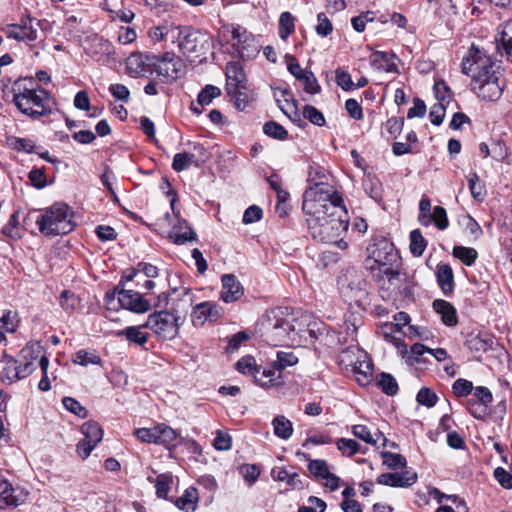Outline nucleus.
Wrapping results in <instances>:
<instances>
[{
  "label": "nucleus",
  "instance_id": "338daca9",
  "mask_svg": "<svg viewBox=\"0 0 512 512\" xmlns=\"http://www.w3.org/2000/svg\"><path fill=\"white\" fill-rule=\"evenodd\" d=\"M317 25L315 27L316 33L321 37H326L329 35L332 30L333 26L331 21L328 19L325 13H319L317 15Z\"/></svg>",
  "mask_w": 512,
  "mask_h": 512
},
{
  "label": "nucleus",
  "instance_id": "bf43d9fd",
  "mask_svg": "<svg viewBox=\"0 0 512 512\" xmlns=\"http://www.w3.org/2000/svg\"><path fill=\"white\" fill-rule=\"evenodd\" d=\"M263 131L267 136L278 140H284L288 134L282 125L274 121L267 122L263 127Z\"/></svg>",
  "mask_w": 512,
  "mask_h": 512
},
{
  "label": "nucleus",
  "instance_id": "13d9d810",
  "mask_svg": "<svg viewBox=\"0 0 512 512\" xmlns=\"http://www.w3.org/2000/svg\"><path fill=\"white\" fill-rule=\"evenodd\" d=\"M468 184L471 196L478 201H482L484 198V185L479 181V177L476 173H471L468 176Z\"/></svg>",
  "mask_w": 512,
  "mask_h": 512
},
{
  "label": "nucleus",
  "instance_id": "bb28decb",
  "mask_svg": "<svg viewBox=\"0 0 512 512\" xmlns=\"http://www.w3.org/2000/svg\"><path fill=\"white\" fill-rule=\"evenodd\" d=\"M146 327L144 324L138 326H129L117 332V336H124L129 342L139 346L147 343L149 334L143 330Z\"/></svg>",
  "mask_w": 512,
  "mask_h": 512
},
{
  "label": "nucleus",
  "instance_id": "c756f323",
  "mask_svg": "<svg viewBox=\"0 0 512 512\" xmlns=\"http://www.w3.org/2000/svg\"><path fill=\"white\" fill-rule=\"evenodd\" d=\"M281 380V373L273 366L272 368H258L254 375V381L262 387L278 385Z\"/></svg>",
  "mask_w": 512,
  "mask_h": 512
},
{
  "label": "nucleus",
  "instance_id": "ddd939ff",
  "mask_svg": "<svg viewBox=\"0 0 512 512\" xmlns=\"http://www.w3.org/2000/svg\"><path fill=\"white\" fill-rule=\"evenodd\" d=\"M157 77L165 83L177 80L184 73V64L180 57L173 53H165L153 63V69Z\"/></svg>",
  "mask_w": 512,
  "mask_h": 512
},
{
  "label": "nucleus",
  "instance_id": "37998d69",
  "mask_svg": "<svg viewBox=\"0 0 512 512\" xmlns=\"http://www.w3.org/2000/svg\"><path fill=\"white\" fill-rule=\"evenodd\" d=\"M426 246H427V243H426L424 237L422 236L420 230L415 229V230L411 231L410 246H409L411 253L414 256L419 257L425 251Z\"/></svg>",
  "mask_w": 512,
  "mask_h": 512
},
{
  "label": "nucleus",
  "instance_id": "39448f33",
  "mask_svg": "<svg viewBox=\"0 0 512 512\" xmlns=\"http://www.w3.org/2000/svg\"><path fill=\"white\" fill-rule=\"evenodd\" d=\"M36 223L40 232L46 236L68 234L75 227L72 211L64 203L53 204L37 218Z\"/></svg>",
  "mask_w": 512,
  "mask_h": 512
},
{
  "label": "nucleus",
  "instance_id": "a19ab883",
  "mask_svg": "<svg viewBox=\"0 0 512 512\" xmlns=\"http://www.w3.org/2000/svg\"><path fill=\"white\" fill-rule=\"evenodd\" d=\"M297 363L298 357L293 352L278 351L276 360L273 362V367L281 373L282 370L294 366Z\"/></svg>",
  "mask_w": 512,
  "mask_h": 512
},
{
  "label": "nucleus",
  "instance_id": "5701e85b",
  "mask_svg": "<svg viewBox=\"0 0 512 512\" xmlns=\"http://www.w3.org/2000/svg\"><path fill=\"white\" fill-rule=\"evenodd\" d=\"M158 426V445L164 446L168 450L175 449L182 444L181 434L165 423H159Z\"/></svg>",
  "mask_w": 512,
  "mask_h": 512
},
{
  "label": "nucleus",
  "instance_id": "aec40b11",
  "mask_svg": "<svg viewBox=\"0 0 512 512\" xmlns=\"http://www.w3.org/2000/svg\"><path fill=\"white\" fill-rule=\"evenodd\" d=\"M220 299L225 303H234L244 294L241 282L233 274H224L221 277Z\"/></svg>",
  "mask_w": 512,
  "mask_h": 512
},
{
  "label": "nucleus",
  "instance_id": "0eeeda50",
  "mask_svg": "<svg viewBox=\"0 0 512 512\" xmlns=\"http://www.w3.org/2000/svg\"><path fill=\"white\" fill-rule=\"evenodd\" d=\"M178 46L183 55L191 61L201 62L206 58L210 49V38L208 35L192 29L191 27H179Z\"/></svg>",
  "mask_w": 512,
  "mask_h": 512
},
{
  "label": "nucleus",
  "instance_id": "79ce46f5",
  "mask_svg": "<svg viewBox=\"0 0 512 512\" xmlns=\"http://www.w3.org/2000/svg\"><path fill=\"white\" fill-rule=\"evenodd\" d=\"M453 256L461 260L466 266H471L476 261L478 253L474 248L455 246Z\"/></svg>",
  "mask_w": 512,
  "mask_h": 512
},
{
  "label": "nucleus",
  "instance_id": "20e7f679",
  "mask_svg": "<svg viewBox=\"0 0 512 512\" xmlns=\"http://www.w3.org/2000/svg\"><path fill=\"white\" fill-rule=\"evenodd\" d=\"M280 309L272 310L263 323L265 341L272 346L300 343L304 329H296L289 320L283 319Z\"/></svg>",
  "mask_w": 512,
  "mask_h": 512
},
{
  "label": "nucleus",
  "instance_id": "58836bf2",
  "mask_svg": "<svg viewBox=\"0 0 512 512\" xmlns=\"http://www.w3.org/2000/svg\"><path fill=\"white\" fill-rule=\"evenodd\" d=\"M499 35L501 46L512 61V20L500 27Z\"/></svg>",
  "mask_w": 512,
  "mask_h": 512
},
{
  "label": "nucleus",
  "instance_id": "4468645a",
  "mask_svg": "<svg viewBox=\"0 0 512 512\" xmlns=\"http://www.w3.org/2000/svg\"><path fill=\"white\" fill-rule=\"evenodd\" d=\"M41 21L31 17H25L19 24L8 25L4 32L8 38L18 41L32 42L38 39Z\"/></svg>",
  "mask_w": 512,
  "mask_h": 512
},
{
  "label": "nucleus",
  "instance_id": "603ef678",
  "mask_svg": "<svg viewBox=\"0 0 512 512\" xmlns=\"http://www.w3.org/2000/svg\"><path fill=\"white\" fill-rule=\"evenodd\" d=\"M463 227H464L465 234L471 240H477L483 234V230H482L481 226L471 216H466L463 219Z\"/></svg>",
  "mask_w": 512,
  "mask_h": 512
},
{
  "label": "nucleus",
  "instance_id": "b1692460",
  "mask_svg": "<svg viewBox=\"0 0 512 512\" xmlns=\"http://www.w3.org/2000/svg\"><path fill=\"white\" fill-rule=\"evenodd\" d=\"M246 87V75L239 63L230 62L226 66V90Z\"/></svg>",
  "mask_w": 512,
  "mask_h": 512
},
{
  "label": "nucleus",
  "instance_id": "4d7b16f0",
  "mask_svg": "<svg viewBox=\"0 0 512 512\" xmlns=\"http://www.w3.org/2000/svg\"><path fill=\"white\" fill-rule=\"evenodd\" d=\"M246 89L247 87L245 88H236V89H230V90H226L227 91V94L234 99V104H235V107L238 109V110H244L247 105H248V101H249V97L246 93Z\"/></svg>",
  "mask_w": 512,
  "mask_h": 512
},
{
  "label": "nucleus",
  "instance_id": "72a5a7b5",
  "mask_svg": "<svg viewBox=\"0 0 512 512\" xmlns=\"http://www.w3.org/2000/svg\"><path fill=\"white\" fill-rule=\"evenodd\" d=\"M274 434L284 440L291 437L293 433V426L289 419L283 415L276 416L272 421Z\"/></svg>",
  "mask_w": 512,
  "mask_h": 512
},
{
  "label": "nucleus",
  "instance_id": "4be33fe9",
  "mask_svg": "<svg viewBox=\"0 0 512 512\" xmlns=\"http://www.w3.org/2000/svg\"><path fill=\"white\" fill-rule=\"evenodd\" d=\"M417 481V474L411 471L383 473L377 477V483L391 487H409Z\"/></svg>",
  "mask_w": 512,
  "mask_h": 512
},
{
  "label": "nucleus",
  "instance_id": "cd10ccee",
  "mask_svg": "<svg viewBox=\"0 0 512 512\" xmlns=\"http://www.w3.org/2000/svg\"><path fill=\"white\" fill-rule=\"evenodd\" d=\"M169 239L178 245L196 240V233L185 222L174 226L169 232Z\"/></svg>",
  "mask_w": 512,
  "mask_h": 512
},
{
  "label": "nucleus",
  "instance_id": "de8ad7c7",
  "mask_svg": "<svg viewBox=\"0 0 512 512\" xmlns=\"http://www.w3.org/2000/svg\"><path fill=\"white\" fill-rule=\"evenodd\" d=\"M235 367L238 372L244 375H251L253 377L259 368L256 364L255 359L252 356L242 357L236 362Z\"/></svg>",
  "mask_w": 512,
  "mask_h": 512
},
{
  "label": "nucleus",
  "instance_id": "49530a36",
  "mask_svg": "<svg viewBox=\"0 0 512 512\" xmlns=\"http://www.w3.org/2000/svg\"><path fill=\"white\" fill-rule=\"evenodd\" d=\"M221 95L220 88L214 85H206L198 94L197 103L200 106L209 105L213 99Z\"/></svg>",
  "mask_w": 512,
  "mask_h": 512
},
{
  "label": "nucleus",
  "instance_id": "393cba45",
  "mask_svg": "<svg viewBox=\"0 0 512 512\" xmlns=\"http://www.w3.org/2000/svg\"><path fill=\"white\" fill-rule=\"evenodd\" d=\"M275 98L281 111L289 118L293 119L292 114L298 117L297 114V101L288 89H282L275 93Z\"/></svg>",
  "mask_w": 512,
  "mask_h": 512
},
{
  "label": "nucleus",
  "instance_id": "052dcab7",
  "mask_svg": "<svg viewBox=\"0 0 512 512\" xmlns=\"http://www.w3.org/2000/svg\"><path fill=\"white\" fill-rule=\"evenodd\" d=\"M285 62L288 71L299 81H301L309 72V70L303 69L297 59L292 55H286Z\"/></svg>",
  "mask_w": 512,
  "mask_h": 512
},
{
  "label": "nucleus",
  "instance_id": "423d86ee",
  "mask_svg": "<svg viewBox=\"0 0 512 512\" xmlns=\"http://www.w3.org/2000/svg\"><path fill=\"white\" fill-rule=\"evenodd\" d=\"M308 229L312 237L325 243H336L339 247H345L346 242L338 238L348 230L349 219L347 213L343 216L337 213L335 216H328L325 220L316 221L306 219Z\"/></svg>",
  "mask_w": 512,
  "mask_h": 512
},
{
  "label": "nucleus",
  "instance_id": "680f3d73",
  "mask_svg": "<svg viewBox=\"0 0 512 512\" xmlns=\"http://www.w3.org/2000/svg\"><path fill=\"white\" fill-rule=\"evenodd\" d=\"M303 116L314 125L323 126L325 124V117L323 113L312 105L304 106Z\"/></svg>",
  "mask_w": 512,
  "mask_h": 512
},
{
  "label": "nucleus",
  "instance_id": "f8f14e48",
  "mask_svg": "<svg viewBox=\"0 0 512 512\" xmlns=\"http://www.w3.org/2000/svg\"><path fill=\"white\" fill-rule=\"evenodd\" d=\"M367 252L369 259L378 264L380 271L399 265V255L394 245L385 238L376 239L368 246Z\"/></svg>",
  "mask_w": 512,
  "mask_h": 512
},
{
  "label": "nucleus",
  "instance_id": "e2e57ef3",
  "mask_svg": "<svg viewBox=\"0 0 512 512\" xmlns=\"http://www.w3.org/2000/svg\"><path fill=\"white\" fill-rule=\"evenodd\" d=\"M383 464L388 468L396 469L406 466V459L397 453L383 452L382 453Z\"/></svg>",
  "mask_w": 512,
  "mask_h": 512
},
{
  "label": "nucleus",
  "instance_id": "412c9836",
  "mask_svg": "<svg viewBox=\"0 0 512 512\" xmlns=\"http://www.w3.org/2000/svg\"><path fill=\"white\" fill-rule=\"evenodd\" d=\"M152 67L153 63L150 62V58L142 53H132L126 59V72L134 78L151 74Z\"/></svg>",
  "mask_w": 512,
  "mask_h": 512
},
{
  "label": "nucleus",
  "instance_id": "774afa93",
  "mask_svg": "<svg viewBox=\"0 0 512 512\" xmlns=\"http://www.w3.org/2000/svg\"><path fill=\"white\" fill-rule=\"evenodd\" d=\"M417 402L426 407H433L437 402V395L429 388H422L417 394Z\"/></svg>",
  "mask_w": 512,
  "mask_h": 512
},
{
  "label": "nucleus",
  "instance_id": "0e129e2a",
  "mask_svg": "<svg viewBox=\"0 0 512 512\" xmlns=\"http://www.w3.org/2000/svg\"><path fill=\"white\" fill-rule=\"evenodd\" d=\"M61 307L66 311H73L80 305V299L70 291L64 290L60 296Z\"/></svg>",
  "mask_w": 512,
  "mask_h": 512
},
{
  "label": "nucleus",
  "instance_id": "7c9ffc66",
  "mask_svg": "<svg viewBox=\"0 0 512 512\" xmlns=\"http://www.w3.org/2000/svg\"><path fill=\"white\" fill-rule=\"evenodd\" d=\"M198 491L194 487H188L184 493L175 501V505L185 512H193L198 504Z\"/></svg>",
  "mask_w": 512,
  "mask_h": 512
},
{
  "label": "nucleus",
  "instance_id": "8fccbe9b",
  "mask_svg": "<svg viewBox=\"0 0 512 512\" xmlns=\"http://www.w3.org/2000/svg\"><path fill=\"white\" fill-rule=\"evenodd\" d=\"M19 212H14L7 224L2 228V233L10 238H20L21 237V229L19 226Z\"/></svg>",
  "mask_w": 512,
  "mask_h": 512
},
{
  "label": "nucleus",
  "instance_id": "a211bd4d",
  "mask_svg": "<svg viewBox=\"0 0 512 512\" xmlns=\"http://www.w3.org/2000/svg\"><path fill=\"white\" fill-rule=\"evenodd\" d=\"M28 492L19 487H13L6 480H0V509L6 507H17L26 502Z\"/></svg>",
  "mask_w": 512,
  "mask_h": 512
},
{
  "label": "nucleus",
  "instance_id": "c9c22d12",
  "mask_svg": "<svg viewBox=\"0 0 512 512\" xmlns=\"http://www.w3.org/2000/svg\"><path fill=\"white\" fill-rule=\"evenodd\" d=\"M351 433L359 440L364 441L367 444L376 445L380 439H384L381 432L372 434L371 431L365 425H354L351 428Z\"/></svg>",
  "mask_w": 512,
  "mask_h": 512
},
{
  "label": "nucleus",
  "instance_id": "a878e982",
  "mask_svg": "<svg viewBox=\"0 0 512 512\" xmlns=\"http://www.w3.org/2000/svg\"><path fill=\"white\" fill-rule=\"evenodd\" d=\"M393 55L382 52V51H376L372 53L370 57L371 65L381 71L391 73L397 71V66L393 62Z\"/></svg>",
  "mask_w": 512,
  "mask_h": 512
},
{
  "label": "nucleus",
  "instance_id": "2f4dec72",
  "mask_svg": "<svg viewBox=\"0 0 512 512\" xmlns=\"http://www.w3.org/2000/svg\"><path fill=\"white\" fill-rule=\"evenodd\" d=\"M434 310L441 315L442 321L449 326L457 324L455 308L447 301L437 299L433 302Z\"/></svg>",
  "mask_w": 512,
  "mask_h": 512
},
{
  "label": "nucleus",
  "instance_id": "864d4df0",
  "mask_svg": "<svg viewBox=\"0 0 512 512\" xmlns=\"http://www.w3.org/2000/svg\"><path fill=\"white\" fill-rule=\"evenodd\" d=\"M233 40L236 41L235 45L237 46L238 52L241 56H244L245 45L247 43L250 46V42H253V36L250 33H247L245 30H241L240 28H236L232 32Z\"/></svg>",
  "mask_w": 512,
  "mask_h": 512
},
{
  "label": "nucleus",
  "instance_id": "4c0bfd02",
  "mask_svg": "<svg viewBox=\"0 0 512 512\" xmlns=\"http://www.w3.org/2000/svg\"><path fill=\"white\" fill-rule=\"evenodd\" d=\"M493 344V340L488 336L472 335L467 340L468 348L473 352H486Z\"/></svg>",
  "mask_w": 512,
  "mask_h": 512
},
{
  "label": "nucleus",
  "instance_id": "f704fd0d",
  "mask_svg": "<svg viewBox=\"0 0 512 512\" xmlns=\"http://www.w3.org/2000/svg\"><path fill=\"white\" fill-rule=\"evenodd\" d=\"M297 455L302 456L305 460L309 461L308 470L313 476L323 479L330 472L328 463L325 460H312L308 454L302 452H298Z\"/></svg>",
  "mask_w": 512,
  "mask_h": 512
},
{
  "label": "nucleus",
  "instance_id": "6ab92c4d",
  "mask_svg": "<svg viewBox=\"0 0 512 512\" xmlns=\"http://www.w3.org/2000/svg\"><path fill=\"white\" fill-rule=\"evenodd\" d=\"M2 363V379L8 381V383L26 378L33 372L31 362L22 363L12 357H5Z\"/></svg>",
  "mask_w": 512,
  "mask_h": 512
},
{
  "label": "nucleus",
  "instance_id": "2eb2a0df",
  "mask_svg": "<svg viewBox=\"0 0 512 512\" xmlns=\"http://www.w3.org/2000/svg\"><path fill=\"white\" fill-rule=\"evenodd\" d=\"M81 432L84 438L77 444L76 451L82 459H86L97 444L101 442L104 432L101 426L95 421L83 423Z\"/></svg>",
  "mask_w": 512,
  "mask_h": 512
},
{
  "label": "nucleus",
  "instance_id": "9b49d317",
  "mask_svg": "<svg viewBox=\"0 0 512 512\" xmlns=\"http://www.w3.org/2000/svg\"><path fill=\"white\" fill-rule=\"evenodd\" d=\"M106 301L112 308H115L113 302L117 301L122 308L135 313H144L150 309V303L141 294L133 290L119 289V286L106 293Z\"/></svg>",
  "mask_w": 512,
  "mask_h": 512
},
{
  "label": "nucleus",
  "instance_id": "f3484780",
  "mask_svg": "<svg viewBox=\"0 0 512 512\" xmlns=\"http://www.w3.org/2000/svg\"><path fill=\"white\" fill-rule=\"evenodd\" d=\"M223 314L224 309L219 304L205 301L193 308L191 319L195 326H202L206 321H217Z\"/></svg>",
  "mask_w": 512,
  "mask_h": 512
},
{
  "label": "nucleus",
  "instance_id": "dca6fc26",
  "mask_svg": "<svg viewBox=\"0 0 512 512\" xmlns=\"http://www.w3.org/2000/svg\"><path fill=\"white\" fill-rule=\"evenodd\" d=\"M382 289L390 294L408 296L411 294V286L406 274L401 273L398 267L381 270Z\"/></svg>",
  "mask_w": 512,
  "mask_h": 512
},
{
  "label": "nucleus",
  "instance_id": "f03ea898",
  "mask_svg": "<svg viewBox=\"0 0 512 512\" xmlns=\"http://www.w3.org/2000/svg\"><path fill=\"white\" fill-rule=\"evenodd\" d=\"M361 324V317L355 313H350L346 317V336L343 341V346L346 347L338 349V364L343 369L351 371L361 386H366L372 380L373 367L367 353L357 343L356 332Z\"/></svg>",
  "mask_w": 512,
  "mask_h": 512
},
{
  "label": "nucleus",
  "instance_id": "f257e3e1",
  "mask_svg": "<svg viewBox=\"0 0 512 512\" xmlns=\"http://www.w3.org/2000/svg\"><path fill=\"white\" fill-rule=\"evenodd\" d=\"M499 69L489 55L474 46L461 63L462 73L471 77V90L485 101H497L503 93Z\"/></svg>",
  "mask_w": 512,
  "mask_h": 512
},
{
  "label": "nucleus",
  "instance_id": "09e8293b",
  "mask_svg": "<svg viewBox=\"0 0 512 512\" xmlns=\"http://www.w3.org/2000/svg\"><path fill=\"white\" fill-rule=\"evenodd\" d=\"M338 450L347 457H351L360 452V445L353 439L340 438L336 442Z\"/></svg>",
  "mask_w": 512,
  "mask_h": 512
},
{
  "label": "nucleus",
  "instance_id": "69168bd1",
  "mask_svg": "<svg viewBox=\"0 0 512 512\" xmlns=\"http://www.w3.org/2000/svg\"><path fill=\"white\" fill-rule=\"evenodd\" d=\"M62 403L68 411L80 418H85L87 416V410L76 399L72 397H64L62 399Z\"/></svg>",
  "mask_w": 512,
  "mask_h": 512
},
{
  "label": "nucleus",
  "instance_id": "a18cd8bd",
  "mask_svg": "<svg viewBox=\"0 0 512 512\" xmlns=\"http://www.w3.org/2000/svg\"><path fill=\"white\" fill-rule=\"evenodd\" d=\"M394 321L395 323L383 326L384 335L388 336L389 333H400L402 327L409 323L410 317L406 312H399L394 316Z\"/></svg>",
  "mask_w": 512,
  "mask_h": 512
},
{
  "label": "nucleus",
  "instance_id": "c03bdc74",
  "mask_svg": "<svg viewBox=\"0 0 512 512\" xmlns=\"http://www.w3.org/2000/svg\"><path fill=\"white\" fill-rule=\"evenodd\" d=\"M72 361L73 363L81 366H87L89 364L100 365L102 362L101 358L97 354L87 350L77 351L74 354Z\"/></svg>",
  "mask_w": 512,
  "mask_h": 512
},
{
  "label": "nucleus",
  "instance_id": "e433bc0d",
  "mask_svg": "<svg viewBox=\"0 0 512 512\" xmlns=\"http://www.w3.org/2000/svg\"><path fill=\"white\" fill-rule=\"evenodd\" d=\"M192 164H195L196 166H199V162L195 160L194 154L191 153H177L174 155L172 168L176 172H182L184 170H187Z\"/></svg>",
  "mask_w": 512,
  "mask_h": 512
},
{
  "label": "nucleus",
  "instance_id": "6e6552de",
  "mask_svg": "<svg viewBox=\"0 0 512 512\" xmlns=\"http://www.w3.org/2000/svg\"><path fill=\"white\" fill-rule=\"evenodd\" d=\"M49 93L42 89H24L14 95L16 107L31 118L38 119L48 115L51 109L48 107Z\"/></svg>",
  "mask_w": 512,
  "mask_h": 512
},
{
  "label": "nucleus",
  "instance_id": "473e14b6",
  "mask_svg": "<svg viewBox=\"0 0 512 512\" xmlns=\"http://www.w3.org/2000/svg\"><path fill=\"white\" fill-rule=\"evenodd\" d=\"M41 357H46L43 354L42 346L35 342V343H29L27 344L20 352V362L27 363L31 362L33 371L35 370V363L38 362L40 365V359Z\"/></svg>",
  "mask_w": 512,
  "mask_h": 512
},
{
  "label": "nucleus",
  "instance_id": "7ed1b4c3",
  "mask_svg": "<svg viewBox=\"0 0 512 512\" xmlns=\"http://www.w3.org/2000/svg\"><path fill=\"white\" fill-rule=\"evenodd\" d=\"M308 181L312 184L303 195L302 209L306 219L325 220L328 216L346 214L342 199L333 186L322 180H316L309 174Z\"/></svg>",
  "mask_w": 512,
  "mask_h": 512
},
{
  "label": "nucleus",
  "instance_id": "c85d7f7f",
  "mask_svg": "<svg viewBox=\"0 0 512 512\" xmlns=\"http://www.w3.org/2000/svg\"><path fill=\"white\" fill-rule=\"evenodd\" d=\"M437 282L442 292L447 295L453 291L454 275L452 268L447 264L437 266Z\"/></svg>",
  "mask_w": 512,
  "mask_h": 512
},
{
  "label": "nucleus",
  "instance_id": "ea45409f",
  "mask_svg": "<svg viewBox=\"0 0 512 512\" xmlns=\"http://www.w3.org/2000/svg\"><path fill=\"white\" fill-rule=\"evenodd\" d=\"M295 29V19L290 12H283L279 18V36L286 40Z\"/></svg>",
  "mask_w": 512,
  "mask_h": 512
},
{
  "label": "nucleus",
  "instance_id": "5fc2aeb1",
  "mask_svg": "<svg viewBox=\"0 0 512 512\" xmlns=\"http://www.w3.org/2000/svg\"><path fill=\"white\" fill-rule=\"evenodd\" d=\"M378 386L387 395H395L398 391V384L393 376L382 373L377 381Z\"/></svg>",
  "mask_w": 512,
  "mask_h": 512
},
{
  "label": "nucleus",
  "instance_id": "3c124183",
  "mask_svg": "<svg viewBox=\"0 0 512 512\" xmlns=\"http://www.w3.org/2000/svg\"><path fill=\"white\" fill-rule=\"evenodd\" d=\"M134 435L144 443L158 444V426L157 424L151 428H138L134 431Z\"/></svg>",
  "mask_w": 512,
  "mask_h": 512
},
{
  "label": "nucleus",
  "instance_id": "6e6d98bb",
  "mask_svg": "<svg viewBox=\"0 0 512 512\" xmlns=\"http://www.w3.org/2000/svg\"><path fill=\"white\" fill-rule=\"evenodd\" d=\"M173 482V477L170 474H160L155 481L156 494L159 498H166Z\"/></svg>",
  "mask_w": 512,
  "mask_h": 512
},
{
  "label": "nucleus",
  "instance_id": "1a4fd4ad",
  "mask_svg": "<svg viewBox=\"0 0 512 512\" xmlns=\"http://www.w3.org/2000/svg\"><path fill=\"white\" fill-rule=\"evenodd\" d=\"M144 326L164 340L174 339L179 332L178 317L168 311L151 313Z\"/></svg>",
  "mask_w": 512,
  "mask_h": 512
},
{
  "label": "nucleus",
  "instance_id": "9d476101",
  "mask_svg": "<svg viewBox=\"0 0 512 512\" xmlns=\"http://www.w3.org/2000/svg\"><path fill=\"white\" fill-rule=\"evenodd\" d=\"M308 334L311 339L318 341L322 346L340 349L343 346V341L346 336L345 325L342 330L337 333L327 327L325 323L319 320L307 322V327L304 329V335Z\"/></svg>",
  "mask_w": 512,
  "mask_h": 512
}]
</instances>
